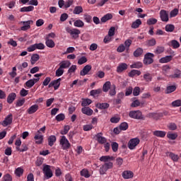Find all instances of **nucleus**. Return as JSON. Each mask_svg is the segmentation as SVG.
<instances>
[{
  "mask_svg": "<svg viewBox=\"0 0 181 181\" xmlns=\"http://www.w3.org/2000/svg\"><path fill=\"white\" fill-rule=\"evenodd\" d=\"M129 117L133 118V119H145L144 115H142V112L140 110H132L129 113Z\"/></svg>",
  "mask_w": 181,
  "mask_h": 181,
  "instance_id": "f257e3e1",
  "label": "nucleus"
},
{
  "mask_svg": "<svg viewBox=\"0 0 181 181\" xmlns=\"http://www.w3.org/2000/svg\"><path fill=\"white\" fill-rule=\"evenodd\" d=\"M59 144L64 151H67V149H70V146H71V144H70L67 138H66V136H62L61 137Z\"/></svg>",
  "mask_w": 181,
  "mask_h": 181,
  "instance_id": "f03ea898",
  "label": "nucleus"
},
{
  "mask_svg": "<svg viewBox=\"0 0 181 181\" xmlns=\"http://www.w3.org/2000/svg\"><path fill=\"white\" fill-rule=\"evenodd\" d=\"M112 168H114V163H112V162L105 163L104 165H102L100 168V175H105L107 170H108V169H112Z\"/></svg>",
  "mask_w": 181,
  "mask_h": 181,
  "instance_id": "7ed1b4c3",
  "label": "nucleus"
},
{
  "mask_svg": "<svg viewBox=\"0 0 181 181\" xmlns=\"http://www.w3.org/2000/svg\"><path fill=\"white\" fill-rule=\"evenodd\" d=\"M153 57H155V54L151 52H147L144 55V59L143 60L144 64H146V66L152 64V63H153Z\"/></svg>",
  "mask_w": 181,
  "mask_h": 181,
  "instance_id": "20e7f679",
  "label": "nucleus"
},
{
  "mask_svg": "<svg viewBox=\"0 0 181 181\" xmlns=\"http://www.w3.org/2000/svg\"><path fill=\"white\" fill-rule=\"evenodd\" d=\"M66 32H67V33H69V35H71V36L73 37V39L78 38V35H80V33H81L80 30H78L77 28L71 29V28H70V27L66 28Z\"/></svg>",
  "mask_w": 181,
  "mask_h": 181,
  "instance_id": "39448f33",
  "label": "nucleus"
},
{
  "mask_svg": "<svg viewBox=\"0 0 181 181\" xmlns=\"http://www.w3.org/2000/svg\"><path fill=\"white\" fill-rule=\"evenodd\" d=\"M42 172L46 179H50V177H53V172L52 169H50V165L44 164Z\"/></svg>",
  "mask_w": 181,
  "mask_h": 181,
  "instance_id": "423d86ee",
  "label": "nucleus"
},
{
  "mask_svg": "<svg viewBox=\"0 0 181 181\" xmlns=\"http://www.w3.org/2000/svg\"><path fill=\"white\" fill-rule=\"evenodd\" d=\"M139 139H132L129 140V141L128 142V148L129 149H134L135 147L138 146V145L139 144Z\"/></svg>",
  "mask_w": 181,
  "mask_h": 181,
  "instance_id": "0eeeda50",
  "label": "nucleus"
},
{
  "mask_svg": "<svg viewBox=\"0 0 181 181\" xmlns=\"http://www.w3.org/2000/svg\"><path fill=\"white\" fill-rule=\"evenodd\" d=\"M60 81H62V78L51 81L48 85L49 88L54 87V90H59V87H60Z\"/></svg>",
  "mask_w": 181,
  "mask_h": 181,
  "instance_id": "6e6552de",
  "label": "nucleus"
},
{
  "mask_svg": "<svg viewBox=\"0 0 181 181\" xmlns=\"http://www.w3.org/2000/svg\"><path fill=\"white\" fill-rule=\"evenodd\" d=\"M96 141H98V144H100V145H104V144H106L107 139L104 136H103V134L101 132L98 133L95 135Z\"/></svg>",
  "mask_w": 181,
  "mask_h": 181,
  "instance_id": "1a4fd4ad",
  "label": "nucleus"
},
{
  "mask_svg": "<svg viewBox=\"0 0 181 181\" xmlns=\"http://www.w3.org/2000/svg\"><path fill=\"white\" fill-rule=\"evenodd\" d=\"M13 119V117L12 116V114H10L4 119L1 124L3 125V127H8V125H11L12 124Z\"/></svg>",
  "mask_w": 181,
  "mask_h": 181,
  "instance_id": "9d476101",
  "label": "nucleus"
},
{
  "mask_svg": "<svg viewBox=\"0 0 181 181\" xmlns=\"http://www.w3.org/2000/svg\"><path fill=\"white\" fill-rule=\"evenodd\" d=\"M160 18L163 22H169V14L165 10L160 11Z\"/></svg>",
  "mask_w": 181,
  "mask_h": 181,
  "instance_id": "9b49d317",
  "label": "nucleus"
},
{
  "mask_svg": "<svg viewBox=\"0 0 181 181\" xmlns=\"http://www.w3.org/2000/svg\"><path fill=\"white\" fill-rule=\"evenodd\" d=\"M23 25L21 28V30H28V29H30V25H33V21H23Z\"/></svg>",
  "mask_w": 181,
  "mask_h": 181,
  "instance_id": "f8f14e48",
  "label": "nucleus"
},
{
  "mask_svg": "<svg viewBox=\"0 0 181 181\" xmlns=\"http://www.w3.org/2000/svg\"><path fill=\"white\" fill-rule=\"evenodd\" d=\"M128 69V64L125 63H120L117 67V73H122V71H125Z\"/></svg>",
  "mask_w": 181,
  "mask_h": 181,
  "instance_id": "ddd939ff",
  "label": "nucleus"
},
{
  "mask_svg": "<svg viewBox=\"0 0 181 181\" xmlns=\"http://www.w3.org/2000/svg\"><path fill=\"white\" fill-rule=\"evenodd\" d=\"M153 135H154V136H157L158 138H165V136H166V132L156 130L153 132Z\"/></svg>",
  "mask_w": 181,
  "mask_h": 181,
  "instance_id": "4468645a",
  "label": "nucleus"
},
{
  "mask_svg": "<svg viewBox=\"0 0 181 181\" xmlns=\"http://www.w3.org/2000/svg\"><path fill=\"white\" fill-rule=\"evenodd\" d=\"M122 176L123 179H132L134 177V173L129 170H125L122 173Z\"/></svg>",
  "mask_w": 181,
  "mask_h": 181,
  "instance_id": "2eb2a0df",
  "label": "nucleus"
},
{
  "mask_svg": "<svg viewBox=\"0 0 181 181\" xmlns=\"http://www.w3.org/2000/svg\"><path fill=\"white\" fill-rule=\"evenodd\" d=\"M37 110H39V105H33L31 107H30L28 110H27V112L28 114H29V115H32V114H35V112H36V111H37Z\"/></svg>",
  "mask_w": 181,
  "mask_h": 181,
  "instance_id": "dca6fc26",
  "label": "nucleus"
},
{
  "mask_svg": "<svg viewBox=\"0 0 181 181\" xmlns=\"http://www.w3.org/2000/svg\"><path fill=\"white\" fill-rule=\"evenodd\" d=\"M148 118H153V119H159L160 117H163V113H155V112H150L147 115Z\"/></svg>",
  "mask_w": 181,
  "mask_h": 181,
  "instance_id": "f3484780",
  "label": "nucleus"
},
{
  "mask_svg": "<svg viewBox=\"0 0 181 181\" xmlns=\"http://www.w3.org/2000/svg\"><path fill=\"white\" fill-rule=\"evenodd\" d=\"M91 65H86L83 69L81 71L80 75L81 76H86V74H88V72L91 71Z\"/></svg>",
  "mask_w": 181,
  "mask_h": 181,
  "instance_id": "a211bd4d",
  "label": "nucleus"
},
{
  "mask_svg": "<svg viewBox=\"0 0 181 181\" xmlns=\"http://www.w3.org/2000/svg\"><path fill=\"white\" fill-rule=\"evenodd\" d=\"M45 45L47 47H49L51 49H53V47H54V46H56L54 41H53V40L49 39V37H47L45 38Z\"/></svg>",
  "mask_w": 181,
  "mask_h": 181,
  "instance_id": "6ab92c4d",
  "label": "nucleus"
},
{
  "mask_svg": "<svg viewBox=\"0 0 181 181\" xmlns=\"http://www.w3.org/2000/svg\"><path fill=\"white\" fill-rule=\"evenodd\" d=\"M170 78H180L181 77V71L180 69H175L174 70V74L170 75Z\"/></svg>",
  "mask_w": 181,
  "mask_h": 181,
  "instance_id": "aec40b11",
  "label": "nucleus"
},
{
  "mask_svg": "<svg viewBox=\"0 0 181 181\" xmlns=\"http://www.w3.org/2000/svg\"><path fill=\"white\" fill-rule=\"evenodd\" d=\"M34 139L36 141L35 144H37V145H40V144L43 142V135H41L39 133H37L34 136Z\"/></svg>",
  "mask_w": 181,
  "mask_h": 181,
  "instance_id": "412c9836",
  "label": "nucleus"
},
{
  "mask_svg": "<svg viewBox=\"0 0 181 181\" xmlns=\"http://www.w3.org/2000/svg\"><path fill=\"white\" fill-rule=\"evenodd\" d=\"M100 162H105V163H108L110 160H114V156H103L100 158Z\"/></svg>",
  "mask_w": 181,
  "mask_h": 181,
  "instance_id": "4be33fe9",
  "label": "nucleus"
},
{
  "mask_svg": "<svg viewBox=\"0 0 181 181\" xmlns=\"http://www.w3.org/2000/svg\"><path fill=\"white\" fill-rule=\"evenodd\" d=\"M172 59H173V55L165 56V57L160 59L159 62L160 63H169L170 62H172Z\"/></svg>",
  "mask_w": 181,
  "mask_h": 181,
  "instance_id": "5701e85b",
  "label": "nucleus"
},
{
  "mask_svg": "<svg viewBox=\"0 0 181 181\" xmlns=\"http://www.w3.org/2000/svg\"><path fill=\"white\" fill-rule=\"evenodd\" d=\"M71 66V63L69 61H62L59 63V68L63 70V69H69Z\"/></svg>",
  "mask_w": 181,
  "mask_h": 181,
  "instance_id": "b1692460",
  "label": "nucleus"
},
{
  "mask_svg": "<svg viewBox=\"0 0 181 181\" xmlns=\"http://www.w3.org/2000/svg\"><path fill=\"white\" fill-rule=\"evenodd\" d=\"M14 100H16V93H10L7 97L8 104H12Z\"/></svg>",
  "mask_w": 181,
  "mask_h": 181,
  "instance_id": "393cba45",
  "label": "nucleus"
},
{
  "mask_svg": "<svg viewBox=\"0 0 181 181\" xmlns=\"http://www.w3.org/2000/svg\"><path fill=\"white\" fill-rule=\"evenodd\" d=\"M169 46L174 49H179L180 47V43L176 40H173L169 42Z\"/></svg>",
  "mask_w": 181,
  "mask_h": 181,
  "instance_id": "a878e982",
  "label": "nucleus"
},
{
  "mask_svg": "<svg viewBox=\"0 0 181 181\" xmlns=\"http://www.w3.org/2000/svg\"><path fill=\"white\" fill-rule=\"evenodd\" d=\"M101 93H103V90L101 88H99V89L90 90V94L92 97L95 98V97H98V95H100Z\"/></svg>",
  "mask_w": 181,
  "mask_h": 181,
  "instance_id": "bb28decb",
  "label": "nucleus"
},
{
  "mask_svg": "<svg viewBox=\"0 0 181 181\" xmlns=\"http://www.w3.org/2000/svg\"><path fill=\"white\" fill-rule=\"evenodd\" d=\"M81 111L83 114H85L86 115H93V110L90 108L89 107H84L81 109Z\"/></svg>",
  "mask_w": 181,
  "mask_h": 181,
  "instance_id": "cd10ccee",
  "label": "nucleus"
},
{
  "mask_svg": "<svg viewBox=\"0 0 181 181\" xmlns=\"http://www.w3.org/2000/svg\"><path fill=\"white\" fill-rule=\"evenodd\" d=\"M141 25H142V21H141V19H137L132 23V29H138V28H139V26H141Z\"/></svg>",
  "mask_w": 181,
  "mask_h": 181,
  "instance_id": "c85d7f7f",
  "label": "nucleus"
},
{
  "mask_svg": "<svg viewBox=\"0 0 181 181\" xmlns=\"http://www.w3.org/2000/svg\"><path fill=\"white\" fill-rule=\"evenodd\" d=\"M56 136L51 135L48 137V145L49 146H53L54 145V143L56 142Z\"/></svg>",
  "mask_w": 181,
  "mask_h": 181,
  "instance_id": "c756f323",
  "label": "nucleus"
},
{
  "mask_svg": "<svg viewBox=\"0 0 181 181\" xmlns=\"http://www.w3.org/2000/svg\"><path fill=\"white\" fill-rule=\"evenodd\" d=\"M73 13L74 15H80V13H83V7L81 6H75Z\"/></svg>",
  "mask_w": 181,
  "mask_h": 181,
  "instance_id": "7c9ffc66",
  "label": "nucleus"
},
{
  "mask_svg": "<svg viewBox=\"0 0 181 181\" xmlns=\"http://www.w3.org/2000/svg\"><path fill=\"white\" fill-rule=\"evenodd\" d=\"M97 108H99V110H107V108H109L110 104L107 103H98L96 105Z\"/></svg>",
  "mask_w": 181,
  "mask_h": 181,
  "instance_id": "2f4dec72",
  "label": "nucleus"
},
{
  "mask_svg": "<svg viewBox=\"0 0 181 181\" xmlns=\"http://www.w3.org/2000/svg\"><path fill=\"white\" fill-rule=\"evenodd\" d=\"M112 18V14L107 13L103 17L100 18L102 23H105L107 21H110Z\"/></svg>",
  "mask_w": 181,
  "mask_h": 181,
  "instance_id": "473e14b6",
  "label": "nucleus"
},
{
  "mask_svg": "<svg viewBox=\"0 0 181 181\" xmlns=\"http://www.w3.org/2000/svg\"><path fill=\"white\" fill-rule=\"evenodd\" d=\"M35 9V7L33 6H24L22 7L20 10L21 12H32Z\"/></svg>",
  "mask_w": 181,
  "mask_h": 181,
  "instance_id": "72a5a7b5",
  "label": "nucleus"
},
{
  "mask_svg": "<svg viewBox=\"0 0 181 181\" xmlns=\"http://www.w3.org/2000/svg\"><path fill=\"white\" fill-rule=\"evenodd\" d=\"M111 88V82L110 81H107L104 83L103 87V90L104 93H108V90Z\"/></svg>",
  "mask_w": 181,
  "mask_h": 181,
  "instance_id": "f704fd0d",
  "label": "nucleus"
},
{
  "mask_svg": "<svg viewBox=\"0 0 181 181\" xmlns=\"http://www.w3.org/2000/svg\"><path fill=\"white\" fill-rule=\"evenodd\" d=\"M169 158H170V159H172V160H173V162H177L179 160V156L176 155L173 153H168L167 154Z\"/></svg>",
  "mask_w": 181,
  "mask_h": 181,
  "instance_id": "c9c22d12",
  "label": "nucleus"
},
{
  "mask_svg": "<svg viewBox=\"0 0 181 181\" xmlns=\"http://www.w3.org/2000/svg\"><path fill=\"white\" fill-rule=\"evenodd\" d=\"M39 59H40V57L39 56V54H33L31 56V59H30L31 64H35L36 63V62H37V60H39Z\"/></svg>",
  "mask_w": 181,
  "mask_h": 181,
  "instance_id": "e433bc0d",
  "label": "nucleus"
},
{
  "mask_svg": "<svg viewBox=\"0 0 181 181\" xmlns=\"http://www.w3.org/2000/svg\"><path fill=\"white\" fill-rule=\"evenodd\" d=\"M23 168L22 167H18L15 170V175L18 176V177H21L23 175Z\"/></svg>",
  "mask_w": 181,
  "mask_h": 181,
  "instance_id": "4c0bfd02",
  "label": "nucleus"
},
{
  "mask_svg": "<svg viewBox=\"0 0 181 181\" xmlns=\"http://www.w3.org/2000/svg\"><path fill=\"white\" fill-rule=\"evenodd\" d=\"M174 91H176V86H169L166 88L165 93L170 94V93H173Z\"/></svg>",
  "mask_w": 181,
  "mask_h": 181,
  "instance_id": "58836bf2",
  "label": "nucleus"
},
{
  "mask_svg": "<svg viewBox=\"0 0 181 181\" xmlns=\"http://www.w3.org/2000/svg\"><path fill=\"white\" fill-rule=\"evenodd\" d=\"M74 25L76 28H83V26H84V22L81 20H76L74 21Z\"/></svg>",
  "mask_w": 181,
  "mask_h": 181,
  "instance_id": "ea45409f",
  "label": "nucleus"
},
{
  "mask_svg": "<svg viewBox=\"0 0 181 181\" xmlns=\"http://www.w3.org/2000/svg\"><path fill=\"white\" fill-rule=\"evenodd\" d=\"M144 53V49L142 48H137L134 52V57H139Z\"/></svg>",
  "mask_w": 181,
  "mask_h": 181,
  "instance_id": "a19ab883",
  "label": "nucleus"
},
{
  "mask_svg": "<svg viewBox=\"0 0 181 181\" xmlns=\"http://www.w3.org/2000/svg\"><path fill=\"white\" fill-rule=\"evenodd\" d=\"M81 176H83V177L88 179V177H90V173H88V170L83 169L82 170H81Z\"/></svg>",
  "mask_w": 181,
  "mask_h": 181,
  "instance_id": "79ce46f5",
  "label": "nucleus"
},
{
  "mask_svg": "<svg viewBox=\"0 0 181 181\" xmlns=\"http://www.w3.org/2000/svg\"><path fill=\"white\" fill-rule=\"evenodd\" d=\"M134 76H141V72L138 70L133 69L129 73V77H134Z\"/></svg>",
  "mask_w": 181,
  "mask_h": 181,
  "instance_id": "37998d69",
  "label": "nucleus"
},
{
  "mask_svg": "<svg viewBox=\"0 0 181 181\" xmlns=\"http://www.w3.org/2000/svg\"><path fill=\"white\" fill-rule=\"evenodd\" d=\"M143 66L142 62H137L130 66L131 69H141Z\"/></svg>",
  "mask_w": 181,
  "mask_h": 181,
  "instance_id": "c03bdc74",
  "label": "nucleus"
},
{
  "mask_svg": "<svg viewBox=\"0 0 181 181\" xmlns=\"http://www.w3.org/2000/svg\"><path fill=\"white\" fill-rule=\"evenodd\" d=\"M165 29L166 32L172 33L175 30V25L172 24H168L165 25Z\"/></svg>",
  "mask_w": 181,
  "mask_h": 181,
  "instance_id": "a18cd8bd",
  "label": "nucleus"
},
{
  "mask_svg": "<svg viewBox=\"0 0 181 181\" xmlns=\"http://www.w3.org/2000/svg\"><path fill=\"white\" fill-rule=\"evenodd\" d=\"M168 128L170 129V131H176L177 129V125L173 122H171L168 124Z\"/></svg>",
  "mask_w": 181,
  "mask_h": 181,
  "instance_id": "49530a36",
  "label": "nucleus"
},
{
  "mask_svg": "<svg viewBox=\"0 0 181 181\" xmlns=\"http://www.w3.org/2000/svg\"><path fill=\"white\" fill-rule=\"evenodd\" d=\"M144 79L147 83H149V82L152 81V75H151V74H149V73H146L144 75Z\"/></svg>",
  "mask_w": 181,
  "mask_h": 181,
  "instance_id": "de8ad7c7",
  "label": "nucleus"
},
{
  "mask_svg": "<svg viewBox=\"0 0 181 181\" xmlns=\"http://www.w3.org/2000/svg\"><path fill=\"white\" fill-rule=\"evenodd\" d=\"M117 88V87L115 86V85H112L110 88V90L109 91V94L110 95H111L112 97L115 95V94H117V90H115V89Z\"/></svg>",
  "mask_w": 181,
  "mask_h": 181,
  "instance_id": "09e8293b",
  "label": "nucleus"
},
{
  "mask_svg": "<svg viewBox=\"0 0 181 181\" xmlns=\"http://www.w3.org/2000/svg\"><path fill=\"white\" fill-rule=\"evenodd\" d=\"M164 52H165V47L158 46L156 47V50L154 51V53H156V54H160Z\"/></svg>",
  "mask_w": 181,
  "mask_h": 181,
  "instance_id": "8fccbe9b",
  "label": "nucleus"
},
{
  "mask_svg": "<svg viewBox=\"0 0 181 181\" xmlns=\"http://www.w3.org/2000/svg\"><path fill=\"white\" fill-rule=\"evenodd\" d=\"M140 93H141V88L136 86L133 89V95H134V97H138V95H139Z\"/></svg>",
  "mask_w": 181,
  "mask_h": 181,
  "instance_id": "3c124183",
  "label": "nucleus"
},
{
  "mask_svg": "<svg viewBox=\"0 0 181 181\" xmlns=\"http://www.w3.org/2000/svg\"><path fill=\"white\" fill-rule=\"evenodd\" d=\"M25 86H26V87H28V88H32V87H33V86H35V81H33V80H32V79H30L25 82Z\"/></svg>",
  "mask_w": 181,
  "mask_h": 181,
  "instance_id": "603ef678",
  "label": "nucleus"
},
{
  "mask_svg": "<svg viewBox=\"0 0 181 181\" xmlns=\"http://www.w3.org/2000/svg\"><path fill=\"white\" fill-rule=\"evenodd\" d=\"M65 118L66 116H64V114L60 113L56 116L55 119L58 121V122H60V121H64Z\"/></svg>",
  "mask_w": 181,
  "mask_h": 181,
  "instance_id": "864d4df0",
  "label": "nucleus"
},
{
  "mask_svg": "<svg viewBox=\"0 0 181 181\" xmlns=\"http://www.w3.org/2000/svg\"><path fill=\"white\" fill-rule=\"evenodd\" d=\"M93 101L90 99H86L83 100L81 103V106L82 107H87V105H90Z\"/></svg>",
  "mask_w": 181,
  "mask_h": 181,
  "instance_id": "5fc2aeb1",
  "label": "nucleus"
},
{
  "mask_svg": "<svg viewBox=\"0 0 181 181\" xmlns=\"http://www.w3.org/2000/svg\"><path fill=\"white\" fill-rule=\"evenodd\" d=\"M172 107H181V100H176L172 102L171 103Z\"/></svg>",
  "mask_w": 181,
  "mask_h": 181,
  "instance_id": "6e6d98bb",
  "label": "nucleus"
},
{
  "mask_svg": "<svg viewBox=\"0 0 181 181\" xmlns=\"http://www.w3.org/2000/svg\"><path fill=\"white\" fill-rule=\"evenodd\" d=\"M157 22L158 20L156 18H151L147 20V25H155L156 23H157Z\"/></svg>",
  "mask_w": 181,
  "mask_h": 181,
  "instance_id": "4d7b16f0",
  "label": "nucleus"
},
{
  "mask_svg": "<svg viewBox=\"0 0 181 181\" xmlns=\"http://www.w3.org/2000/svg\"><path fill=\"white\" fill-rule=\"evenodd\" d=\"M119 128L122 131H127V129H128V123H127V122H122V124H120Z\"/></svg>",
  "mask_w": 181,
  "mask_h": 181,
  "instance_id": "13d9d810",
  "label": "nucleus"
},
{
  "mask_svg": "<svg viewBox=\"0 0 181 181\" xmlns=\"http://www.w3.org/2000/svg\"><path fill=\"white\" fill-rule=\"evenodd\" d=\"M167 138H168V139H172L173 141L176 139V138H177V134L173 133H168Z\"/></svg>",
  "mask_w": 181,
  "mask_h": 181,
  "instance_id": "bf43d9fd",
  "label": "nucleus"
},
{
  "mask_svg": "<svg viewBox=\"0 0 181 181\" xmlns=\"http://www.w3.org/2000/svg\"><path fill=\"white\" fill-rule=\"evenodd\" d=\"M64 73V70H63L62 69H61L60 67L55 72V76L57 77H60L61 76H63Z\"/></svg>",
  "mask_w": 181,
  "mask_h": 181,
  "instance_id": "052dcab7",
  "label": "nucleus"
},
{
  "mask_svg": "<svg viewBox=\"0 0 181 181\" xmlns=\"http://www.w3.org/2000/svg\"><path fill=\"white\" fill-rule=\"evenodd\" d=\"M35 45V49H37L38 50H43L45 47V44L40 42L36 43Z\"/></svg>",
  "mask_w": 181,
  "mask_h": 181,
  "instance_id": "680f3d73",
  "label": "nucleus"
},
{
  "mask_svg": "<svg viewBox=\"0 0 181 181\" xmlns=\"http://www.w3.org/2000/svg\"><path fill=\"white\" fill-rule=\"evenodd\" d=\"M146 45L148 46H155V45H156V40H155V38H152L151 40H148L146 42Z\"/></svg>",
  "mask_w": 181,
  "mask_h": 181,
  "instance_id": "e2e57ef3",
  "label": "nucleus"
},
{
  "mask_svg": "<svg viewBox=\"0 0 181 181\" xmlns=\"http://www.w3.org/2000/svg\"><path fill=\"white\" fill-rule=\"evenodd\" d=\"M3 181H12V175L7 173L3 176Z\"/></svg>",
  "mask_w": 181,
  "mask_h": 181,
  "instance_id": "0e129e2a",
  "label": "nucleus"
},
{
  "mask_svg": "<svg viewBox=\"0 0 181 181\" xmlns=\"http://www.w3.org/2000/svg\"><path fill=\"white\" fill-rule=\"evenodd\" d=\"M84 63H87V58L86 57H82L78 60V64H84Z\"/></svg>",
  "mask_w": 181,
  "mask_h": 181,
  "instance_id": "69168bd1",
  "label": "nucleus"
},
{
  "mask_svg": "<svg viewBox=\"0 0 181 181\" xmlns=\"http://www.w3.org/2000/svg\"><path fill=\"white\" fill-rule=\"evenodd\" d=\"M25 104V98L19 99L16 102V107H22Z\"/></svg>",
  "mask_w": 181,
  "mask_h": 181,
  "instance_id": "338daca9",
  "label": "nucleus"
},
{
  "mask_svg": "<svg viewBox=\"0 0 181 181\" xmlns=\"http://www.w3.org/2000/svg\"><path fill=\"white\" fill-rule=\"evenodd\" d=\"M112 149L113 152H117V151H118V143L112 142Z\"/></svg>",
  "mask_w": 181,
  "mask_h": 181,
  "instance_id": "774afa93",
  "label": "nucleus"
}]
</instances>
